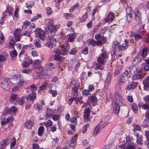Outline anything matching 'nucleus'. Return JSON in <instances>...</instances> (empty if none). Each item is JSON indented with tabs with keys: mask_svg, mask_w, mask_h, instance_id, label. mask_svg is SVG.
<instances>
[{
	"mask_svg": "<svg viewBox=\"0 0 149 149\" xmlns=\"http://www.w3.org/2000/svg\"><path fill=\"white\" fill-rule=\"evenodd\" d=\"M78 135L76 134L74 136L72 137V139L70 141V147H73L76 145V140L77 139Z\"/></svg>",
	"mask_w": 149,
	"mask_h": 149,
	"instance_id": "18",
	"label": "nucleus"
},
{
	"mask_svg": "<svg viewBox=\"0 0 149 149\" xmlns=\"http://www.w3.org/2000/svg\"><path fill=\"white\" fill-rule=\"evenodd\" d=\"M134 36L135 40L136 41H137L139 39H142L143 38L142 36L139 34H134Z\"/></svg>",
	"mask_w": 149,
	"mask_h": 149,
	"instance_id": "50",
	"label": "nucleus"
},
{
	"mask_svg": "<svg viewBox=\"0 0 149 149\" xmlns=\"http://www.w3.org/2000/svg\"><path fill=\"white\" fill-rule=\"evenodd\" d=\"M8 56L7 54H1L0 55V61L3 62L7 59Z\"/></svg>",
	"mask_w": 149,
	"mask_h": 149,
	"instance_id": "40",
	"label": "nucleus"
},
{
	"mask_svg": "<svg viewBox=\"0 0 149 149\" xmlns=\"http://www.w3.org/2000/svg\"><path fill=\"white\" fill-rule=\"evenodd\" d=\"M149 51V49L145 47L142 49L141 55L143 58H145L147 55Z\"/></svg>",
	"mask_w": 149,
	"mask_h": 149,
	"instance_id": "25",
	"label": "nucleus"
},
{
	"mask_svg": "<svg viewBox=\"0 0 149 149\" xmlns=\"http://www.w3.org/2000/svg\"><path fill=\"white\" fill-rule=\"evenodd\" d=\"M134 13L136 20L138 22L141 21V13L137 9H135Z\"/></svg>",
	"mask_w": 149,
	"mask_h": 149,
	"instance_id": "20",
	"label": "nucleus"
},
{
	"mask_svg": "<svg viewBox=\"0 0 149 149\" xmlns=\"http://www.w3.org/2000/svg\"><path fill=\"white\" fill-rule=\"evenodd\" d=\"M32 60L31 59H29L28 61H27V58L25 59L24 62L23 63L22 65L23 67H27L29 66L30 63H31V62Z\"/></svg>",
	"mask_w": 149,
	"mask_h": 149,
	"instance_id": "33",
	"label": "nucleus"
},
{
	"mask_svg": "<svg viewBox=\"0 0 149 149\" xmlns=\"http://www.w3.org/2000/svg\"><path fill=\"white\" fill-rule=\"evenodd\" d=\"M128 46V42L127 39L124 40V43L120 45H119V43L117 41H114L112 45L113 49L111 52L112 57V60H115L114 57L118 50V51L125 50L127 49Z\"/></svg>",
	"mask_w": 149,
	"mask_h": 149,
	"instance_id": "2",
	"label": "nucleus"
},
{
	"mask_svg": "<svg viewBox=\"0 0 149 149\" xmlns=\"http://www.w3.org/2000/svg\"><path fill=\"white\" fill-rule=\"evenodd\" d=\"M80 83L75 81H71L70 84V86H72L74 85L72 88V90L73 92L77 93H78V90L79 87Z\"/></svg>",
	"mask_w": 149,
	"mask_h": 149,
	"instance_id": "12",
	"label": "nucleus"
},
{
	"mask_svg": "<svg viewBox=\"0 0 149 149\" xmlns=\"http://www.w3.org/2000/svg\"><path fill=\"white\" fill-rule=\"evenodd\" d=\"M46 66L49 68L51 69H56L57 68L56 65L51 63H49L46 64Z\"/></svg>",
	"mask_w": 149,
	"mask_h": 149,
	"instance_id": "39",
	"label": "nucleus"
},
{
	"mask_svg": "<svg viewBox=\"0 0 149 149\" xmlns=\"http://www.w3.org/2000/svg\"><path fill=\"white\" fill-rule=\"evenodd\" d=\"M88 43L89 45H91L93 47L95 46L96 45H97V41L92 39H89L88 40Z\"/></svg>",
	"mask_w": 149,
	"mask_h": 149,
	"instance_id": "37",
	"label": "nucleus"
},
{
	"mask_svg": "<svg viewBox=\"0 0 149 149\" xmlns=\"http://www.w3.org/2000/svg\"><path fill=\"white\" fill-rule=\"evenodd\" d=\"M138 85V82H133L126 86V89L127 90H131L134 89Z\"/></svg>",
	"mask_w": 149,
	"mask_h": 149,
	"instance_id": "17",
	"label": "nucleus"
},
{
	"mask_svg": "<svg viewBox=\"0 0 149 149\" xmlns=\"http://www.w3.org/2000/svg\"><path fill=\"white\" fill-rule=\"evenodd\" d=\"M127 99L128 102L132 103L133 101V99L132 96L127 95Z\"/></svg>",
	"mask_w": 149,
	"mask_h": 149,
	"instance_id": "63",
	"label": "nucleus"
},
{
	"mask_svg": "<svg viewBox=\"0 0 149 149\" xmlns=\"http://www.w3.org/2000/svg\"><path fill=\"white\" fill-rule=\"evenodd\" d=\"M24 47L27 49H34V47L32 44H30L29 45H24Z\"/></svg>",
	"mask_w": 149,
	"mask_h": 149,
	"instance_id": "60",
	"label": "nucleus"
},
{
	"mask_svg": "<svg viewBox=\"0 0 149 149\" xmlns=\"http://www.w3.org/2000/svg\"><path fill=\"white\" fill-rule=\"evenodd\" d=\"M75 35V33H74L69 34L68 38V41L70 42H72L74 39Z\"/></svg>",
	"mask_w": 149,
	"mask_h": 149,
	"instance_id": "45",
	"label": "nucleus"
},
{
	"mask_svg": "<svg viewBox=\"0 0 149 149\" xmlns=\"http://www.w3.org/2000/svg\"><path fill=\"white\" fill-rule=\"evenodd\" d=\"M79 6V4L78 3H76L71 7L69 10V12L70 13H72L76 8H78Z\"/></svg>",
	"mask_w": 149,
	"mask_h": 149,
	"instance_id": "42",
	"label": "nucleus"
},
{
	"mask_svg": "<svg viewBox=\"0 0 149 149\" xmlns=\"http://www.w3.org/2000/svg\"><path fill=\"white\" fill-rule=\"evenodd\" d=\"M13 9L12 7L11 6H9L7 8L5 12L6 13L8 14L9 15H10L13 14Z\"/></svg>",
	"mask_w": 149,
	"mask_h": 149,
	"instance_id": "36",
	"label": "nucleus"
},
{
	"mask_svg": "<svg viewBox=\"0 0 149 149\" xmlns=\"http://www.w3.org/2000/svg\"><path fill=\"white\" fill-rule=\"evenodd\" d=\"M10 54V56L13 57H15L17 55V52L15 50L11 51Z\"/></svg>",
	"mask_w": 149,
	"mask_h": 149,
	"instance_id": "54",
	"label": "nucleus"
},
{
	"mask_svg": "<svg viewBox=\"0 0 149 149\" xmlns=\"http://www.w3.org/2000/svg\"><path fill=\"white\" fill-rule=\"evenodd\" d=\"M52 122L50 120H48L47 122H45L43 123V125L46 127L47 128L51 126L52 125Z\"/></svg>",
	"mask_w": 149,
	"mask_h": 149,
	"instance_id": "44",
	"label": "nucleus"
},
{
	"mask_svg": "<svg viewBox=\"0 0 149 149\" xmlns=\"http://www.w3.org/2000/svg\"><path fill=\"white\" fill-rule=\"evenodd\" d=\"M34 125L33 122L30 120H28L24 123V127L27 129H29L32 128V127Z\"/></svg>",
	"mask_w": 149,
	"mask_h": 149,
	"instance_id": "22",
	"label": "nucleus"
},
{
	"mask_svg": "<svg viewBox=\"0 0 149 149\" xmlns=\"http://www.w3.org/2000/svg\"><path fill=\"white\" fill-rule=\"evenodd\" d=\"M36 70L37 72L39 73V77L40 79H44L46 78L48 73L46 68H43L40 66L37 67Z\"/></svg>",
	"mask_w": 149,
	"mask_h": 149,
	"instance_id": "8",
	"label": "nucleus"
},
{
	"mask_svg": "<svg viewBox=\"0 0 149 149\" xmlns=\"http://www.w3.org/2000/svg\"><path fill=\"white\" fill-rule=\"evenodd\" d=\"M18 97L17 94L15 93L11 94L10 95L9 101L10 102L15 101L18 98Z\"/></svg>",
	"mask_w": 149,
	"mask_h": 149,
	"instance_id": "29",
	"label": "nucleus"
},
{
	"mask_svg": "<svg viewBox=\"0 0 149 149\" xmlns=\"http://www.w3.org/2000/svg\"><path fill=\"white\" fill-rule=\"evenodd\" d=\"M60 36L58 35H54L52 37L49 36L46 44V46L51 48L54 47L57 41L59 40Z\"/></svg>",
	"mask_w": 149,
	"mask_h": 149,
	"instance_id": "5",
	"label": "nucleus"
},
{
	"mask_svg": "<svg viewBox=\"0 0 149 149\" xmlns=\"http://www.w3.org/2000/svg\"><path fill=\"white\" fill-rule=\"evenodd\" d=\"M30 88H31L32 90V93L31 94L26 95L25 97L27 101L31 100L32 102V104H33L34 100L36 98V93L35 92L37 89L36 86L34 84H32L30 86H28L26 89H29Z\"/></svg>",
	"mask_w": 149,
	"mask_h": 149,
	"instance_id": "6",
	"label": "nucleus"
},
{
	"mask_svg": "<svg viewBox=\"0 0 149 149\" xmlns=\"http://www.w3.org/2000/svg\"><path fill=\"white\" fill-rule=\"evenodd\" d=\"M7 141L6 140H3V142L1 143V144L0 149H4L7 145Z\"/></svg>",
	"mask_w": 149,
	"mask_h": 149,
	"instance_id": "58",
	"label": "nucleus"
},
{
	"mask_svg": "<svg viewBox=\"0 0 149 149\" xmlns=\"http://www.w3.org/2000/svg\"><path fill=\"white\" fill-rule=\"evenodd\" d=\"M82 98L81 97H74L72 98H70L69 99V100L70 101H71L70 104H72L73 101H74L77 104L78 102H80V103L82 104L83 102L81 101V100L82 99Z\"/></svg>",
	"mask_w": 149,
	"mask_h": 149,
	"instance_id": "23",
	"label": "nucleus"
},
{
	"mask_svg": "<svg viewBox=\"0 0 149 149\" xmlns=\"http://www.w3.org/2000/svg\"><path fill=\"white\" fill-rule=\"evenodd\" d=\"M143 83L144 85V88L145 90L149 91V80L145 78L143 81Z\"/></svg>",
	"mask_w": 149,
	"mask_h": 149,
	"instance_id": "21",
	"label": "nucleus"
},
{
	"mask_svg": "<svg viewBox=\"0 0 149 149\" xmlns=\"http://www.w3.org/2000/svg\"><path fill=\"white\" fill-rule=\"evenodd\" d=\"M36 36L38 38H40L42 41H44L46 34L45 31L42 30L41 28H37L36 30Z\"/></svg>",
	"mask_w": 149,
	"mask_h": 149,
	"instance_id": "11",
	"label": "nucleus"
},
{
	"mask_svg": "<svg viewBox=\"0 0 149 149\" xmlns=\"http://www.w3.org/2000/svg\"><path fill=\"white\" fill-rule=\"evenodd\" d=\"M21 29L20 28L16 29L15 30L14 32L13 35L16 41H18L20 40L22 36L21 35Z\"/></svg>",
	"mask_w": 149,
	"mask_h": 149,
	"instance_id": "14",
	"label": "nucleus"
},
{
	"mask_svg": "<svg viewBox=\"0 0 149 149\" xmlns=\"http://www.w3.org/2000/svg\"><path fill=\"white\" fill-rule=\"evenodd\" d=\"M142 78H143L142 75L139 74H134L132 77V79L133 81L140 79Z\"/></svg>",
	"mask_w": 149,
	"mask_h": 149,
	"instance_id": "34",
	"label": "nucleus"
},
{
	"mask_svg": "<svg viewBox=\"0 0 149 149\" xmlns=\"http://www.w3.org/2000/svg\"><path fill=\"white\" fill-rule=\"evenodd\" d=\"M33 106L34 108L36 110H37L39 113H40L42 111V105L41 104H39L38 103L35 104L33 105Z\"/></svg>",
	"mask_w": 149,
	"mask_h": 149,
	"instance_id": "28",
	"label": "nucleus"
},
{
	"mask_svg": "<svg viewBox=\"0 0 149 149\" xmlns=\"http://www.w3.org/2000/svg\"><path fill=\"white\" fill-rule=\"evenodd\" d=\"M88 13L87 11H86L81 18L80 19L81 22H83L86 21L88 18Z\"/></svg>",
	"mask_w": 149,
	"mask_h": 149,
	"instance_id": "47",
	"label": "nucleus"
},
{
	"mask_svg": "<svg viewBox=\"0 0 149 149\" xmlns=\"http://www.w3.org/2000/svg\"><path fill=\"white\" fill-rule=\"evenodd\" d=\"M0 34V39L1 40V41H0V44L1 45L3 43V41L5 38L3 34L1 32Z\"/></svg>",
	"mask_w": 149,
	"mask_h": 149,
	"instance_id": "61",
	"label": "nucleus"
},
{
	"mask_svg": "<svg viewBox=\"0 0 149 149\" xmlns=\"http://www.w3.org/2000/svg\"><path fill=\"white\" fill-rule=\"evenodd\" d=\"M44 130V127L43 126H40L39 128L38 134L39 136H42L43 135V132Z\"/></svg>",
	"mask_w": 149,
	"mask_h": 149,
	"instance_id": "46",
	"label": "nucleus"
},
{
	"mask_svg": "<svg viewBox=\"0 0 149 149\" xmlns=\"http://www.w3.org/2000/svg\"><path fill=\"white\" fill-rule=\"evenodd\" d=\"M63 17L66 19H70L73 17L72 14L70 13H65L63 14Z\"/></svg>",
	"mask_w": 149,
	"mask_h": 149,
	"instance_id": "41",
	"label": "nucleus"
},
{
	"mask_svg": "<svg viewBox=\"0 0 149 149\" xmlns=\"http://www.w3.org/2000/svg\"><path fill=\"white\" fill-rule=\"evenodd\" d=\"M45 23L47 25L45 28L46 31L50 33L56 32L60 28L59 24H54V20L51 19H47L45 20Z\"/></svg>",
	"mask_w": 149,
	"mask_h": 149,
	"instance_id": "4",
	"label": "nucleus"
},
{
	"mask_svg": "<svg viewBox=\"0 0 149 149\" xmlns=\"http://www.w3.org/2000/svg\"><path fill=\"white\" fill-rule=\"evenodd\" d=\"M133 126L134 127L133 131H134L135 130L140 131L141 130V127L138 125H137L136 123H134L133 124Z\"/></svg>",
	"mask_w": 149,
	"mask_h": 149,
	"instance_id": "48",
	"label": "nucleus"
},
{
	"mask_svg": "<svg viewBox=\"0 0 149 149\" xmlns=\"http://www.w3.org/2000/svg\"><path fill=\"white\" fill-rule=\"evenodd\" d=\"M48 81H46L44 82L40 87L39 88V91H42L45 90L48 86Z\"/></svg>",
	"mask_w": 149,
	"mask_h": 149,
	"instance_id": "35",
	"label": "nucleus"
},
{
	"mask_svg": "<svg viewBox=\"0 0 149 149\" xmlns=\"http://www.w3.org/2000/svg\"><path fill=\"white\" fill-rule=\"evenodd\" d=\"M112 107L113 112L117 115L118 114L120 110V107L118 104L116 102H114L112 103Z\"/></svg>",
	"mask_w": 149,
	"mask_h": 149,
	"instance_id": "16",
	"label": "nucleus"
},
{
	"mask_svg": "<svg viewBox=\"0 0 149 149\" xmlns=\"http://www.w3.org/2000/svg\"><path fill=\"white\" fill-rule=\"evenodd\" d=\"M56 54L54 56V59L56 61H60L61 59V56L58 54L56 53Z\"/></svg>",
	"mask_w": 149,
	"mask_h": 149,
	"instance_id": "57",
	"label": "nucleus"
},
{
	"mask_svg": "<svg viewBox=\"0 0 149 149\" xmlns=\"http://www.w3.org/2000/svg\"><path fill=\"white\" fill-rule=\"evenodd\" d=\"M100 127V125H98L95 127L93 132V134L94 135H96L99 133V129Z\"/></svg>",
	"mask_w": 149,
	"mask_h": 149,
	"instance_id": "49",
	"label": "nucleus"
},
{
	"mask_svg": "<svg viewBox=\"0 0 149 149\" xmlns=\"http://www.w3.org/2000/svg\"><path fill=\"white\" fill-rule=\"evenodd\" d=\"M115 99L116 102L119 104L121 106L126 105V102L124 100L123 96L119 93L116 92L115 93Z\"/></svg>",
	"mask_w": 149,
	"mask_h": 149,
	"instance_id": "9",
	"label": "nucleus"
},
{
	"mask_svg": "<svg viewBox=\"0 0 149 149\" xmlns=\"http://www.w3.org/2000/svg\"><path fill=\"white\" fill-rule=\"evenodd\" d=\"M24 83L22 76L19 74L17 76H13L8 80L3 78L0 85L7 91H9L10 88L13 86V87L12 88V91L13 92H15L21 90Z\"/></svg>",
	"mask_w": 149,
	"mask_h": 149,
	"instance_id": "1",
	"label": "nucleus"
},
{
	"mask_svg": "<svg viewBox=\"0 0 149 149\" xmlns=\"http://www.w3.org/2000/svg\"><path fill=\"white\" fill-rule=\"evenodd\" d=\"M40 42L39 40L36 39L34 41V44L37 47H40L41 45L40 43Z\"/></svg>",
	"mask_w": 149,
	"mask_h": 149,
	"instance_id": "51",
	"label": "nucleus"
},
{
	"mask_svg": "<svg viewBox=\"0 0 149 149\" xmlns=\"http://www.w3.org/2000/svg\"><path fill=\"white\" fill-rule=\"evenodd\" d=\"M132 69L129 68L126 69L124 73L127 77H130L132 75Z\"/></svg>",
	"mask_w": 149,
	"mask_h": 149,
	"instance_id": "32",
	"label": "nucleus"
},
{
	"mask_svg": "<svg viewBox=\"0 0 149 149\" xmlns=\"http://www.w3.org/2000/svg\"><path fill=\"white\" fill-rule=\"evenodd\" d=\"M95 38L97 40V45H100L106 43L107 41L106 37L102 36L100 34H96Z\"/></svg>",
	"mask_w": 149,
	"mask_h": 149,
	"instance_id": "10",
	"label": "nucleus"
},
{
	"mask_svg": "<svg viewBox=\"0 0 149 149\" xmlns=\"http://www.w3.org/2000/svg\"><path fill=\"white\" fill-rule=\"evenodd\" d=\"M111 80V76L108 74L104 83V87L105 88H107L108 87L110 83Z\"/></svg>",
	"mask_w": 149,
	"mask_h": 149,
	"instance_id": "27",
	"label": "nucleus"
},
{
	"mask_svg": "<svg viewBox=\"0 0 149 149\" xmlns=\"http://www.w3.org/2000/svg\"><path fill=\"white\" fill-rule=\"evenodd\" d=\"M30 22L26 20L25 21L22 26V28L24 29L27 28L28 26L30 24Z\"/></svg>",
	"mask_w": 149,
	"mask_h": 149,
	"instance_id": "52",
	"label": "nucleus"
},
{
	"mask_svg": "<svg viewBox=\"0 0 149 149\" xmlns=\"http://www.w3.org/2000/svg\"><path fill=\"white\" fill-rule=\"evenodd\" d=\"M90 100L91 102L93 105H95V104L97 102L98 100L97 99L95 96V94H93L90 97Z\"/></svg>",
	"mask_w": 149,
	"mask_h": 149,
	"instance_id": "30",
	"label": "nucleus"
},
{
	"mask_svg": "<svg viewBox=\"0 0 149 149\" xmlns=\"http://www.w3.org/2000/svg\"><path fill=\"white\" fill-rule=\"evenodd\" d=\"M132 16L131 14H127L126 16L127 19L128 23L132 21Z\"/></svg>",
	"mask_w": 149,
	"mask_h": 149,
	"instance_id": "64",
	"label": "nucleus"
},
{
	"mask_svg": "<svg viewBox=\"0 0 149 149\" xmlns=\"http://www.w3.org/2000/svg\"><path fill=\"white\" fill-rule=\"evenodd\" d=\"M91 113L90 109L89 108H86L85 109L84 114V118L86 120H89L88 119Z\"/></svg>",
	"mask_w": 149,
	"mask_h": 149,
	"instance_id": "19",
	"label": "nucleus"
},
{
	"mask_svg": "<svg viewBox=\"0 0 149 149\" xmlns=\"http://www.w3.org/2000/svg\"><path fill=\"white\" fill-rule=\"evenodd\" d=\"M134 135L136 136L137 143L138 144H141L142 143V141L143 140L142 136L141 135H139V134L136 133L135 132H134Z\"/></svg>",
	"mask_w": 149,
	"mask_h": 149,
	"instance_id": "24",
	"label": "nucleus"
},
{
	"mask_svg": "<svg viewBox=\"0 0 149 149\" xmlns=\"http://www.w3.org/2000/svg\"><path fill=\"white\" fill-rule=\"evenodd\" d=\"M131 107L133 112L135 113H137V112L138 107L136 104L134 103H132L131 104Z\"/></svg>",
	"mask_w": 149,
	"mask_h": 149,
	"instance_id": "38",
	"label": "nucleus"
},
{
	"mask_svg": "<svg viewBox=\"0 0 149 149\" xmlns=\"http://www.w3.org/2000/svg\"><path fill=\"white\" fill-rule=\"evenodd\" d=\"M79 118V116H77L75 117H72L70 119V122L71 123H73L74 125H76L77 124V119Z\"/></svg>",
	"mask_w": 149,
	"mask_h": 149,
	"instance_id": "43",
	"label": "nucleus"
},
{
	"mask_svg": "<svg viewBox=\"0 0 149 149\" xmlns=\"http://www.w3.org/2000/svg\"><path fill=\"white\" fill-rule=\"evenodd\" d=\"M31 33V32H29L28 31H25L23 32L22 35L27 37H29L30 36Z\"/></svg>",
	"mask_w": 149,
	"mask_h": 149,
	"instance_id": "62",
	"label": "nucleus"
},
{
	"mask_svg": "<svg viewBox=\"0 0 149 149\" xmlns=\"http://www.w3.org/2000/svg\"><path fill=\"white\" fill-rule=\"evenodd\" d=\"M108 57V56L106 52H102L100 54L97 60L98 63L95 64V66H94V68L96 70L98 69L103 70L105 64V60Z\"/></svg>",
	"mask_w": 149,
	"mask_h": 149,
	"instance_id": "3",
	"label": "nucleus"
},
{
	"mask_svg": "<svg viewBox=\"0 0 149 149\" xmlns=\"http://www.w3.org/2000/svg\"><path fill=\"white\" fill-rule=\"evenodd\" d=\"M70 48V45L68 43H65L63 45H60L57 52L62 55L67 54L68 53Z\"/></svg>",
	"mask_w": 149,
	"mask_h": 149,
	"instance_id": "7",
	"label": "nucleus"
},
{
	"mask_svg": "<svg viewBox=\"0 0 149 149\" xmlns=\"http://www.w3.org/2000/svg\"><path fill=\"white\" fill-rule=\"evenodd\" d=\"M42 16L40 14H38L36 16L33 17L31 21L32 22H34L38 19L39 18H41Z\"/></svg>",
	"mask_w": 149,
	"mask_h": 149,
	"instance_id": "53",
	"label": "nucleus"
},
{
	"mask_svg": "<svg viewBox=\"0 0 149 149\" xmlns=\"http://www.w3.org/2000/svg\"><path fill=\"white\" fill-rule=\"evenodd\" d=\"M115 16L114 14L112 11H109L104 20L105 23L108 22L109 24L113 22Z\"/></svg>",
	"mask_w": 149,
	"mask_h": 149,
	"instance_id": "13",
	"label": "nucleus"
},
{
	"mask_svg": "<svg viewBox=\"0 0 149 149\" xmlns=\"http://www.w3.org/2000/svg\"><path fill=\"white\" fill-rule=\"evenodd\" d=\"M25 97L24 96H22L21 98H18L17 99V103L19 105L21 106L24 105L25 103L24 100Z\"/></svg>",
	"mask_w": 149,
	"mask_h": 149,
	"instance_id": "26",
	"label": "nucleus"
},
{
	"mask_svg": "<svg viewBox=\"0 0 149 149\" xmlns=\"http://www.w3.org/2000/svg\"><path fill=\"white\" fill-rule=\"evenodd\" d=\"M118 77L119 79L118 81V82L120 84H121L124 83L125 81V76L123 75H120Z\"/></svg>",
	"mask_w": 149,
	"mask_h": 149,
	"instance_id": "31",
	"label": "nucleus"
},
{
	"mask_svg": "<svg viewBox=\"0 0 149 149\" xmlns=\"http://www.w3.org/2000/svg\"><path fill=\"white\" fill-rule=\"evenodd\" d=\"M19 9L17 7L16 8L14 13L15 17L16 18H18L19 17Z\"/></svg>",
	"mask_w": 149,
	"mask_h": 149,
	"instance_id": "56",
	"label": "nucleus"
},
{
	"mask_svg": "<svg viewBox=\"0 0 149 149\" xmlns=\"http://www.w3.org/2000/svg\"><path fill=\"white\" fill-rule=\"evenodd\" d=\"M26 7L29 9L31 8L34 6V3L33 1H31L29 3H26Z\"/></svg>",
	"mask_w": 149,
	"mask_h": 149,
	"instance_id": "59",
	"label": "nucleus"
},
{
	"mask_svg": "<svg viewBox=\"0 0 149 149\" xmlns=\"http://www.w3.org/2000/svg\"><path fill=\"white\" fill-rule=\"evenodd\" d=\"M48 92L49 93L52 94V96L53 97L56 96L57 95V92L56 91L50 90H49Z\"/></svg>",
	"mask_w": 149,
	"mask_h": 149,
	"instance_id": "55",
	"label": "nucleus"
},
{
	"mask_svg": "<svg viewBox=\"0 0 149 149\" xmlns=\"http://www.w3.org/2000/svg\"><path fill=\"white\" fill-rule=\"evenodd\" d=\"M46 114L47 116H51L52 118L55 121L57 120L59 118V116L58 115L56 114L54 115L51 109H49L47 110L46 113Z\"/></svg>",
	"mask_w": 149,
	"mask_h": 149,
	"instance_id": "15",
	"label": "nucleus"
}]
</instances>
